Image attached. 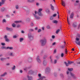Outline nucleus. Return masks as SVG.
<instances>
[{
	"instance_id": "nucleus-1",
	"label": "nucleus",
	"mask_w": 80,
	"mask_h": 80,
	"mask_svg": "<svg viewBox=\"0 0 80 80\" xmlns=\"http://www.w3.org/2000/svg\"><path fill=\"white\" fill-rule=\"evenodd\" d=\"M47 42V40L45 39H42L40 41L41 45L42 46H45Z\"/></svg>"
},
{
	"instance_id": "nucleus-2",
	"label": "nucleus",
	"mask_w": 80,
	"mask_h": 80,
	"mask_svg": "<svg viewBox=\"0 0 80 80\" xmlns=\"http://www.w3.org/2000/svg\"><path fill=\"white\" fill-rule=\"evenodd\" d=\"M68 63H67V62H64V64H65V65H66V66L67 67L69 66V65H71L72 63H73L74 62L68 61Z\"/></svg>"
},
{
	"instance_id": "nucleus-3",
	"label": "nucleus",
	"mask_w": 80,
	"mask_h": 80,
	"mask_svg": "<svg viewBox=\"0 0 80 80\" xmlns=\"http://www.w3.org/2000/svg\"><path fill=\"white\" fill-rule=\"evenodd\" d=\"M28 35L29 39L31 41H32L34 39V37L31 34H28Z\"/></svg>"
},
{
	"instance_id": "nucleus-4",
	"label": "nucleus",
	"mask_w": 80,
	"mask_h": 80,
	"mask_svg": "<svg viewBox=\"0 0 80 80\" xmlns=\"http://www.w3.org/2000/svg\"><path fill=\"white\" fill-rule=\"evenodd\" d=\"M80 40V38H77L75 39V43L77 44V45L80 46V41H79Z\"/></svg>"
},
{
	"instance_id": "nucleus-5",
	"label": "nucleus",
	"mask_w": 80,
	"mask_h": 80,
	"mask_svg": "<svg viewBox=\"0 0 80 80\" xmlns=\"http://www.w3.org/2000/svg\"><path fill=\"white\" fill-rule=\"evenodd\" d=\"M38 13V12L36 11H35V13L33 15H34V17L36 18V19H40V17H39L38 16H37L36 14Z\"/></svg>"
},
{
	"instance_id": "nucleus-6",
	"label": "nucleus",
	"mask_w": 80,
	"mask_h": 80,
	"mask_svg": "<svg viewBox=\"0 0 80 80\" xmlns=\"http://www.w3.org/2000/svg\"><path fill=\"white\" fill-rule=\"evenodd\" d=\"M4 38L6 41L9 42L10 41V40L8 38L7 36L5 35L4 37Z\"/></svg>"
},
{
	"instance_id": "nucleus-7",
	"label": "nucleus",
	"mask_w": 80,
	"mask_h": 80,
	"mask_svg": "<svg viewBox=\"0 0 80 80\" xmlns=\"http://www.w3.org/2000/svg\"><path fill=\"white\" fill-rule=\"evenodd\" d=\"M74 16V13L73 12H72L70 15V18L72 19Z\"/></svg>"
},
{
	"instance_id": "nucleus-8",
	"label": "nucleus",
	"mask_w": 80,
	"mask_h": 80,
	"mask_svg": "<svg viewBox=\"0 0 80 80\" xmlns=\"http://www.w3.org/2000/svg\"><path fill=\"white\" fill-rule=\"evenodd\" d=\"M23 8L26 11H28V8L27 7H26V6L23 7Z\"/></svg>"
},
{
	"instance_id": "nucleus-9",
	"label": "nucleus",
	"mask_w": 80,
	"mask_h": 80,
	"mask_svg": "<svg viewBox=\"0 0 80 80\" xmlns=\"http://www.w3.org/2000/svg\"><path fill=\"white\" fill-rule=\"evenodd\" d=\"M66 47V45H65V44L64 45H62L61 46H60V48H61V49H64L65 48V47Z\"/></svg>"
},
{
	"instance_id": "nucleus-10",
	"label": "nucleus",
	"mask_w": 80,
	"mask_h": 80,
	"mask_svg": "<svg viewBox=\"0 0 80 80\" xmlns=\"http://www.w3.org/2000/svg\"><path fill=\"white\" fill-rule=\"evenodd\" d=\"M7 30L8 31H12L13 30V29L11 28H8V27H7L6 28Z\"/></svg>"
},
{
	"instance_id": "nucleus-11",
	"label": "nucleus",
	"mask_w": 80,
	"mask_h": 80,
	"mask_svg": "<svg viewBox=\"0 0 80 80\" xmlns=\"http://www.w3.org/2000/svg\"><path fill=\"white\" fill-rule=\"evenodd\" d=\"M26 21L27 22H28L31 21V19L29 18H28L26 19Z\"/></svg>"
},
{
	"instance_id": "nucleus-12",
	"label": "nucleus",
	"mask_w": 80,
	"mask_h": 80,
	"mask_svg": "<svg viewBox=\"0 0 80 80\" xmlns=\"http://www.w3.org/2000/svg\"><path fill=\"white\" fill-rule=\"evenodd\" d=\"M62 5L64 7H65L66 6V4L65 1H62Z\"/></svg>"
},
{
	"instance_id": "nucleus-13",
	"label": "nucleus",
	"mask_w": 80,
	"mask_h": 80,
	"mask_svg": "<svg viewBox=\"0 0 80 80\" xmlns=\"http://www.w3.org/2000/svg\"><path fill=\"white\" fill-rule=\"evenodd\" d=\"M28 80H32L33 78L31 76H28Z\"/></svg>"
},
{
	"instance_id": "nucleus-14",
	"label": "nucleus",
	"mask_w": 80,
	"mask_h": 80,
	"mask_svg": "<svg viewBox=\"0 0 80 80\" xmlns=\"http://www.w3.org/2000/svg\"><path fill=\"white\" fill-rule=\"evenodd\" d=\"M7 74V72H5L4 73H3V74L1 75V76L2 77H4V76H5Z\"/></svg>"
},
{
	"instance_id": "nucleus-15",
	"label": "nucleus",
	"mask_w": 80,
	"mask_h": 80,
	"mask_svg": "<svg viewBox=\"0 0 80 80\" xmlns=\"http://www.w3.org/2000/svg\"><path fill=\"white\" fill-rule=\"evenodd\" d=\"M37 59L38 62L40 63L41 62V61L39 59V57L38 56L37 57Z\"/></svg>"
},
{
	"instance_id": "nucleus-16",
	"label": "nucleus",
	"mask_w": 80,
	"mask_h": 80,
	"mask_svg": "<svg viewBox=\"0 0 80 80\" xmlns=\"http://www.w3.org/2000/svg\"><path fill=\"white\" fill-rule=\"evenodd\" d=\"M70 73L73 78H76V77L74 76V74H73V73Z\"/></svg>"
},
{
	"instance_id": "nucleus-17",
	"label": "nucleus",
	"mask_w": 80,
	"mask_h": 80,
	"mask_svg": "<svg viewBox=\"0 0 80 80\" xmlns=\"http://www.w3.org/2000/svg\"><path fill=\"white\" fill-rule=\"evenodd\" d=\"M46 72H50V68H47L46 70Z\"/></svg>"
},
{
	"instance_id": "nucleus-18",
	"label": "nucleus",
	"mask_w": 80,
	"mask_h": 80,
	"mask_svg": "<svg viewBox=\"0 0 80 80\" xmlns=\"http://www.w3.org/2000/svg\"><path fill=\"white\" fill-rule=\"evenodd\" d=\"M7 49H9L10 50H12L13 49V47H8L7 48Z\"/></svg>"
},
{
	"instance_id": "nucleus-19",
	"label": "nucleus",
	"mask_w": 80,
	"mask_h": 80,
	"mask_svg": "<svg viewBox=\"0 0 80 80\" xmlns=\"http://www.w3.org/2000/svg\"><path fill=\"white\" fill-rule=\"evenodd\" d=\"M6 8H2L1 9V11L2 12H4Z\"/></svg>"
},
{
	"instance_id": "nucleus-20",
	"label": "nucleus",
	"mask_w": 80,
	"mask_h": 80,
	"mask_svg": "<svg viewBox=\"0 0 80 80\" xmlns=\"http://www.w3.org/2000/svg\"><path fill=\"white\" fill-rule=\"evenodd\" d=\"M34 1V0H28V2H32Z\"/></svg>"
},
{
	"instance_id": "nucleus-21",
	"label": "nucleus",
	"mask_w": 80,
	"mask_h": 80,
	"mask_svg": "<svg viewBox=\"0 0 80 80\" xmlns=\"http://www.w3.org/2000/svg\"><path fill=\"white\" fill-rule=\"evenodd\" d=\"M47 64V62H46L45 60H44V62H43V64L44 65H46Z\"/></svg>"
},
{
	"instance_id": "nucleus-22",
	"label": "nucleus",
	"mask_w": 80,
	"mask_h": 80,
	"mask_svg": "<svg viewBox=\"0 0 80 80\" xmlns=\"http://www.w3.org/2000/svg\"><path fill=\"white\" fill-rule=\"evenodd\" d=\"M38 13L39 15L40 16H42L43 15L41 12H38Z\"/></svg>"
},
{
	"instance_id": "nucleus-23",
	"label": "nucleus",
	"mask_w": 80,
	"mask_h": 80,
	"mask_svg": "<svg viewBox=\"0 0 80 80\" xmlns=\"http://www.w3.org/2000/svg\"><path fill=\"white\" fill-rule=\"evenodd\" d=\"M51 9L52 10H54V7L52 4H51Z\"/></svg>"
},
{
	"instance_id": "nucleus-24",
	"label": "nucleus",
	"mask_w": 80,
	"mask_h": 80,
	"mask_svg": "<svg viewBox=\"0 0 80 80\" xmlns=\"http://www.w3.org/2000/svg\"><path fill=\"white\" fill-rule=\"evenodd\" d=\"M6 1V0H1V2L3 4Z\"/></svg>"
},
{
	"instance_id": "nucleus-25",
	"label": "nucleus",
	"mask_w": 80,
	"mask_h": 80,
	"mask_svg": "<svg viewBox=\"0 0 80 80\" xmlns=\"http://www.w3.org/2000/svg\"><path fill=\"white\" fill-rule=\"evenodd\" d=\"M52 22L55 24H57L58 23V21L57 20H54L52 21Z\"/></svg>"
},
{
	"instance_id": "nucleus-26",
	"label": "nucleus",
	"mask_w": 80,
	"mask_h": 80,
	"mask_svg": "<svg viewBox=\"0 0 80 80\" xmlns=\"http://www.w3.org/2000/svg\"><path fill=\"white\" fill-rule=\"evenodd\" d=\"M46 13H50V11L49 9H46Z\"/></svg>"
},
{
	"instance_id": "nucleus-27",
	"label": "nucleus",
	"mask_w": 80,
	"mask_h": 80,
	"mask_svg": "<svg viewBox=\"0 0 80 80\" xmlns=\"http://www.w3.org/2000/svg\"><path fill=\"white\" fill-rule=\"evenodd\" d=\"M23 40V38H21L20 39V42H22Z\"/></svg>"
},
{
	"instance_id": "nucleus-28",
	"label": "nucleus",
	"mask_w": 80,
	"mask_h": 80,
	"mask_svg": "<svg viewBox=\"0 0 80 80\" xmlns=\"http://www.w3.org/2000/svg\"><path fill=\"white\" fill-rule=\"evenodd\" d=\"M68 70L69 71H72L73 70V68H68Z\"/></svg>"
},
{
	"instance_id": "nucleus-29",
	"label": "nucleus",
	"mask_w": 80,
	"mask_h": 80,
	"mask_svg": "<svg viewBox=\"0 0 80 80\" xmlns=\"http://www.w3.org/2000/svg\"><path fill=\"white\" fill-rule=\"evenodd\" d=\"M67 21H68V24H70V23H69V19H68V17H67Z\"/></svg>"
},
{
	"instance_id": "nucleus-30",
	"label": "nucleus",
	"mask_w": 80,
	"mask_h": 80,
	"mask_svg": "<svg viewBox=\"0 0 80 80\" xmlns=\"http://www.w3.org/2000/svg\"><path fill=\"white\" fill-rule=\"evenodd\" d=\"M60 31V29H58L56 30V34H58Z\"/></svg>"
},
{
	"instance_id": "nucleus-31",
	"label": "nucleus",
	"mask_w": 80,
	"mask_h": 80,
	"mask_svg": "<svg viewBox=\"0 0 80 80\" xmlns=\"http://www.w3.org/2000/svg\"><path fill=\"white\" fill-rule=\"evenodd\" d=\"M22 21H16L15 22L16 23H20L22 22Z\"/></svg>"
},
{
	"instance_id": "nucleus-32",
	"label": "nucleus",
	"mask_w": 80,
	"mask_h": 80,
	"mask_svg": "<svg viewBox=\"0 0 80 80\" xmlns=\"http://www.w3.org/2000/svg\"><path fill=\"white\" fill-rule=\"evenodd\" d=\"M72 26L74 28H75L77 27V25L76 24H75L74 23L73 24Z\"/></svg>"
},
{
	"instance_id": "nucleus-33",
	"label": "nucleus",
	"mask_w": 80,
	"mask_h": 80,
	"mask_svg": "<svg viewBox=\"0 0 80 80\" xmlns=\"http://www.w3.org/2000/svg\"><path fill=\"white\" fill-rule=\"evenodd\" d=\"M36 5L38 7L40 5V3L39 2H37L36 3Z\"/></svg>"
},
{
	"instance_id": "nucleus-34",
	"label": "nucleus",
	"mask_w": 80,
	"mask_h": 80,
	"mask_svg": "<svg viewBox=\"0 0 80 80\" xmlns=\"http://www.w3.org/2000/svg\"><path fill=\"white\" fill-rule=\"evenodd\" d=\"M39 78L41 80H42L43 79V78H44V77H41L40 78Z\"/></svg>"
},
{
	"instance_id": "nucleus-35",
	"label": "nucleus",
	"mask_w": 80,
	"mask_h": 80,
	"mask_svg": "<svg viewBox=\"0 0 80 80\" xmlns=\"http://www.w3.org/2000/svg\"><path fill=\"white\" fill-rule=\"evenodd\" d=\"M42 9H39L38 10V12H41V11H42Z\"/></svg>"
},
{
	"instance_id": "nucleus-36",
	"label": "nucleus",
	"mask_w": 80,
	"mask_h": 80,
	"mask_svg": "<svg viewBox=\"0 0 80 80\" xmlns=\"http://www.w3.org/2000/svg\"><path fill=\"white\" fill-rule=\"evenodd\" d=\"M10 55L11 56H14V54L12 53H10Z\"/></svg>"
},
{
	"instance_id": "nucleus-37",
	"label": "nucleus",
	"mask_w": 80,
	"mask_h": 80,
	"mask_svg": "<svg viewBox=\"0 0 80 80\" xmlns=\"http://www.w3.org/2000/svg\"><path fill=\"white\" fill-rule=\"evenodd\" d=\"M53 19V16H51V18H50V20H52Z\"/></svg>"
},
{
	"instance_id": "nucleus-38",
	"label": "nucleus",
	"mask_w": 80,
	"mask_h": 80,
	"mask_svg": "<svg viewBox=\"0 0 80 80\" xmlns=\"http://www.w3.org/2000/svg\"><path fill=\"white\" fill-rule=\"evenodd\" d=\"M15 68H16V66H14V67L12 68V70H14Z\"/></svg>"
},
{
	"instance_id": "nucleus-39",
	"label": "nucleus",
	"mask_w": 80,
	"mask_h": 80,
	"mask_svg": "<svg viewBox=\"0 0 80 80\" xmlns=\"http://www.w3.org/2000/svg\"><path fill=\"white\" fill-rule=\"evenodd\" d=\"M61 56L62 57H63L64 56V54L63 53H61Z\"/></svg>"
},
{
	"instance_id": "nucleus-40",
	"label": "nucleus",
	"mask_w": 80,
	"mask_h": 80,
	"mask_svg": "<svg viewBox=\"0 0 80 80\" xmlns=\"http://www.w3.org/2000/svg\"><path fill=\"white\" fill-rule=\"evenodd\" d=\"M2 22H6V20L5 19H4L3 20Z\"/></svg>"
},
{
	"instance_id": "nucleus-41",
	"label": "nucleus",
	"mask_w": 80,
	"mask_h": 80,
	"mask_svg": "<svg viewBox=\"0 0 80 80\" xmlns=\"http://www.w3.org/2000/svg\"><path fill=\"white\" fill-rule=\"evenodd\" d=\"M16 8L17 9H18L19 8V6L18 5L16 6Z\"/></svg>"
},
{
	"instance_id": "nucleus-42",
	"label": "nucleus",
	"mask_w": 80,
	"mask_h": 80,
	"mask_svg": "<svg viewBox=\"0 0 80 80\" xmlns=\"http://www.w3.org/2000/svg\"><path fill=\"white\" fill-rule=\"evenodd\" d=\"M32 58H29L28 59V61H30V62L32 61Z\"/></svg>"
},
{
	"instance_id": "nucleus-43",
	"label": "nucleus",
	"mask_w": 80,
	"mask_h": 80,
	"mask_svg": "<svg viewBox=\"0 0 80 80\" xmlns=\"http://www.w3.org/2000/svg\"><path fill=\"white\" fill-rule=\"evenodd\" d=\"M3 5V4L1 2H0V6H1L2 5Z\"/></svg>"
},
{
	"instance_id": "nucleus-44",
	"label": "nucleus",
	"mask_w": 80,
	"mask_h": 80,
	"mask_svg": "<svg viewBox=\"0 0 80 80\" xmlns=\"http://www.w3.org/2000/svg\"><path fill=\"white\" fill-rule=\"evenodd\" d=\"M29 31L30 32H33L34 31V30L33 29H30Z\"/></svg>"
},
{
	"instance_id": "nucleus-45",
	"label": "nucleus",
	"mask_w": 80,
	"mask_h": 80,
	"mask_svg": "<svg viewBox=\"0 0 80 80\" xmlns=\"http://www.w3.org/2000/svg\"><path fill=\"white\" fill-rule=\"evenodd\" d=\"M2 49H7V48H6V47H2Z\"/></svg>"
},
{
	"instance_id": "nucleus-46",
	"label": "nucleus",
	"mask_w": 80,
	"mask_h": 80,
	"mask_svg": "<svg viewBox=\"0 0 80 80\" xmlns=\"http://www.w3.org/2000/svg\"><path fill=\"white\" fill-rule=\"evenodd\" d=\"M15 26H16V25H15V24H12V27H13V28L15 27Z\"/></svg>"
},
{
	"instance_id": "nucleus-47",
	"label": "nucleus",
	"mask_w": 80,
	"mask_h": 80,
	"mask_svg": "<svg viewBox=\"0 0 80 80\" xmlns=\"http://www.w3.org/2000/svg\"><path fill=\"white\" fill-rule=\"evenodd\" d=\"M56 15H57L56 14H54L53 15V16H52V17H56Z\"/></svg>"
},
{
	"instance_id": "nucleus-48",
	"label": "nucleus",
	"mask_w": 80,
	"mask_h": 80,
	"mask_svg": "<svg viewBox=\"0 0 80 80\" xmlns=\"http://www.w3.org/2000/svg\"><path fill=\"white\" fill-rule=\"evenodd\" d=\"M17 36H13V38H17Z\"/></svg>"
},
{
	"instance_id": "nucleus-49",
	"label": "nucleus",
	"mask_w": 80,
	"mask_h": 80,
	"mask_svg": "<svg viewBox=\"0 0 80 80\" xmlns=\"http://www.w3.org/2000/svg\"><path fill=\"white\" fill-rule=\"evenodd\" d=\"M2 45L3 46H4L5 45V43H2Z\"/></svg>"
},
{
	"instance_id": "nucleus-50",
	"label": "nucleus",
	"mask_w": 80,
	"mask_h": 80,
	"mask_svg": "<svg viewBox=\"0 0 80 80\" xmlns=\"http://www.w3.org/2000/svg\"><path fill=\"white\" fill-rule=\"evenodd\" d=\"M38 76L39 77V78L41 77V74H39L38 75Z\"/></svg>"
},
{
	"instance_id": "nucleus-51",
	"label": "nucleus",
	"mask_w": 80,
	"mask_h": 80,
	"mask_svg": "<svg viewBox=\"0 0 80 80\" xmlns=\"http://www.w3.org/2000/svg\"><path fill=\"white\" fill-rule=\"evenodd\" d=\"M41 31V30L40 29H39V30H38V32L39 33V32H40Z\"/></svg>"
},
{
	"instance_id": "nucleus-52",
	"label": "nucleus",
	"mask_w": 80,
	"mask_h": 80,
	"mask_svg": "<svg viewBox=\"0 0 80 80\" xmlns=\"http://www.w3.org/2000/svg\"><path fill=\"white\" fill-rule=\"evenodd\" d=\"M55 36H52V38L53 39L55 38Z\"/></svg>"
},
{
	"instance_id": "nucleus-53",
	"label": "nucleus",
	"mask_w": 80,
	"mask_h": 80,
	"mask_svg": "<svg viewBox=\"0 0 80 80\" xmlns=\"http://www.w3.org/2000/svg\"><path fill=\"white\" fill-rule=\"evenodd\" d=\"M71 12L70 11H69V10H68V14H70Z\"/></svg>"
},
{
	"instance_id": "nucleus-54",
	"label": "nucleus",
	"mask_w": 80,
	"mask_h": 80,
	"mask_svg": "<svg viewBox=\"0 0 80 80\" xmlns=\"http://www.w3.org/2000/svg\"><path fill=\"white\" fill-rule=\"evenodd\" d=\"M50 28V27L49 26H47V28L48 29H49Z\"/></svg>"
},
{
	"instance_id": "nucleus-55",
	"label": "nucleus",
	"mask_w": 80,
	"mask_h": 80,
	"mask_svg": "<svg viewBox=\"0 0 80 80\" xmlns=\"http://www.w3.org/2000/svg\"><path fill=\"white\" fill-rule=\"evenodd\" d=\"M20 27V25H18L17 26V27L18 28H19Z\"/></svg>"
},
{
	"instance_id": "nucleus-56",
	"label": "nucleus",
	"mask_w": 80,
	"mask_h": 80,
	"mask_svg": "<svg viewBox=\"0 0 80 80\" xmlns=\"http://www.w3.org/2000/svg\"><path fill=\"white\" fill-rule=\"evenodd\" d=\"M77 36L80 38V35L79 34H78Z\"/></svg>"
},
{
	"instance_id": "nucleus-57",
	"label": "nucleus",
	"mask_w": 80,
	"mask_h": 80,
	"mask_svg": "<svg viewBox=\"0 0 80 80\" xmlns=\"http://www.w3.org/2000/svg\"><path fill=\"white\" fill-rule=\"evenodd\" d=\"M72 51H75V49H74V48H72Z\"/></svg>"
},
{
	"instance_id": "nucleus-58",
	"label": "nucleus",
	"mask_w": 80,
	"mask_h": 80,
	"mask_svg": "<svg viewBox=\"0 0 80 80\" xmlns=\"http://www.w3.org/2000/svg\"><path fill=\"white\" fill-rule=\"evenodd\" d=\"M57 60H54V63L56 64L57 63Z\"/></svg>"
},
{
	"instance_id": "nucleus-59",
	"label": "nucleus",
	"mask_w": 80,
	"mask_h": 80,
	"mask_svg": "<svg viewBox=\"0 0 80 80\" xmlns=\"http://www.w3.org/2000/svg\"><path fill=\"white\" fill-rule=\"evenodd\" d=\"M27 68H25L24 69V70L25 71H27Z\"/></svg>"
},
{
	"instance_id": "nucleus-60",
	"label": "nucleus",
	"mask_w": 80,
	"mask_h": 80,
	"mask_svg": "<svg viewBox=\"0 0 80 80\" xmlns=\"http://www.w3.org/2000/svg\"><path fill=\"white\" fill-rule=\"evenodd\" d=\"M4 59L3 58H1V61H3Z\"/></svg>"
},
{
	"instance_id": "nucleus-61",
	"label": "nucleus",
	"mask_w": 80,
	"mask_h": 80,
	"mask_svg": "<svg viewBox=\"0 0 80 80\" xmlns=\"http://www.w3.org/2000/svg\"><path fill=\"white\" fill-rule=\"evenodd\" d=\"M66 52V54H67L68 53V51H65Z\"/></svg>"
},
{
	"instance_id": "nucleus-62",
	"label": "nucleus",
	"mask_w": 80,
	"mask_h": 80,
	"mask_svg": "<svg viewBox=\"0 0 80 80\" xmlns=\"http://www.w3.org/2000/svg\"><path fill=\"white\" fill-rule=\"evenodd\" d=\"M55 44V42H54L52 43V45H54Z\"/></svg>"
},
{
	"instance_id": "nucleus-63",
	"label": "nucleus",
	"mask_w": 80,
	"mask_h": 80,
	"mask_svg": "<svg viewBox=\"0 0 80 80\" xmlns=\"http://www.w3.org/2000/svg\"><path fill=\"white\" fill-rule=\"evenodd\" d=\"M42 29L43 30H44V27H43L42 28Z\"/></svg>"
},
{
	"instance_id": "nucleus-64",
	"label": "nucleus",
	"mask_w": 80,
	"mask_h": 80,
	"mask_svg": "<svg viewBox=\"0 0 80 80\" xmlns=\"http://www.w3.org/2000/svg\"><path fill=\"white\" fill-rule=\"evenodd\" d=\"M0 80H4V79L3 78H0Z\"/></svg>"
}]
</instances>
